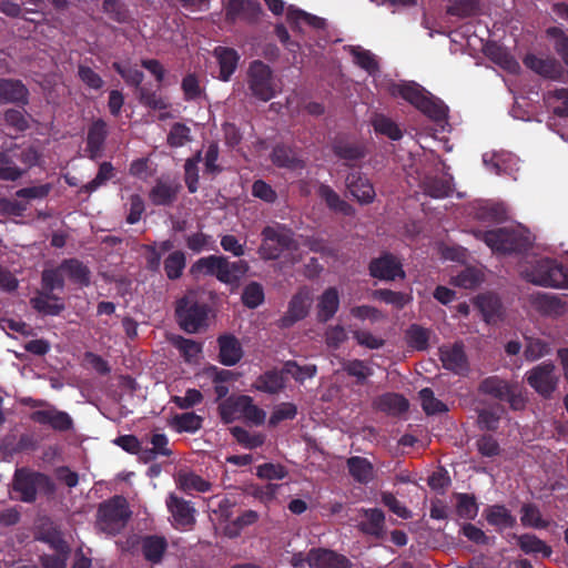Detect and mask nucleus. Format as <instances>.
Wrapping results in <instances>:
<instances>
[{
    "instance_id": "nucleus-1",
    "label": "nucleus",
    "mask_w": 568,
    "mask_h": 568,
    "mask_svg": "<svg viewBox=\"0 0 568 568\" xmlns=\"http://www.w3.org/2000/svg\"><path fill=\"white\" fill-rule=\"evenodd\" d=\"M351 54L354 62L374 78L377 88L386 90L394 98H402L430 119L440 121L446 118L447 108L444 103L435 99L418 83L414 81L394 82L382 77L378 71V61L371 51L353 47Z\"/></svg>"
},
{
    "instance_id": "nucleus-2",
    "label": "nucleus",
    "mask_w": 568,
    "mask_h": 568,
    "mask_svg": "<svg viewBox=\"0 0 568 568\" xmlns=\"http://www.w3.org/2000/svg\"><path fill=\"white\" fill-rule=\"evenodd\" d=\"M520 273L528 282L539 286L568 287V268L548 257L535 258L523 265Z\"/></svg>"
},
{
    "instance_id": "nucleus-3",
    "label": "nucleus",
    "mask_w": 568,
    "mask_h": 568,
    "mask_svg": "<svg viewBox=\"0 0 568 568\" xmlns=\"http://www.w3.org/2000/svg\"><path fill=\"white\" fill-rule=\"evenodd\" d=\"M476 236L483 240L495 253H509L526 247L529 242V233L523 227H503L488 232L478 231Z\"/></svg>"
},
{
    "instance_id": "nucleus-4",
    "label": "nucleus",
    "mask_w": 568,
    "mask_h": 568,
    "mask_svg": "<svg viewBox=\"0 0 568 568\" xmlns=\"http://www.w3.org/2000/svg\"><path fill=\"white\" fill-rule=\"evenodd\" d=\"M220 415L225 423L245 419L254 425L265 422L266 413L247 395L231 396L220 404Z\"/></svg>"
},
{
    "instance_id": "nucleus-5",
    "label": "nucleus",
    "mask_w": 568,
    "mask_h": 568,
    "mask_svg": "<svg viewBox=\"0 0 568 568\" xmlns=\"http://www.w3.org/2000/svg\"><path fill=\"white\" fill-rule=\"evenodd\" d=\"M131 511L126 500L114 497L100 505L97 515V528L106 535L119 534L126 525Z\"/></svg>"
},
{
    "instance_id": "nucleus-6",
    "label": "nucleus",
    "mask_w": 568,
    "mask_h": 568,
    "mask_svg": "<svg viewBox=\"0 0 568 568\" xmlns=\"http://www.w3.org/2000/svg\"><path fill=\"white\" fill-rule=\"evenodd\" d=\"M247 84L251 93L258 100L270 101L277 92L271 68L261 62L253 61L247 71Z\"/></svg>"
},
{
    "instance_id": "nucleus-7",
    "label": "nucleus",
    "mask_w": 568,
    "mask_h": 568,
    "mask_svg": "<svg viewBox=\"0 0 568 568\" xmlns=\"http://www.w3.org/2000/svg\"><path fill=\"white\" fill-rule=\"evenodd\" d=\"M294 240L292 233L284 226H266L262 231V244L258 254L264 260H275L285 250H290Z\"/></svg>"
},
{
    "instance_id": "nucleus-8",
    "label": "nucleus",
    "mask_w": 568,
    "mask_h": 568,
    "mask_svg": "<svg viewBox=\"0 0 568 568\" xmlns=\"http://www.w3.org/2000/svg\"><path fill=\"white\" fill-rule=\"evenodd\" d=\"M14 493L23 501H32L38 493H51L53 485L50 478L43 474L19 470L13 483Z\"/></svg>"
},
{
    "instance_id": "nucleus-9",
    "label": "nucleus",
    "mask_w": 568,
    "mask_h": 568,
    "mask_svg": "<svg viewBox=\"0 0 568 568\" xmlns=\"http://www.w3.org/2000/svg\"><path fill=\"white\" fill-rule=\"evenodd\" d=\"M176 316L184 331L196 333L206 325L207 310L204 305H199L191 293L178 302Z\"/></svg>"
},
{
    "instance_id": "nucleus-10",
    "label": "nucleus",
    "mask_w": 568,
    "mask_h": 568,
    "mask_svg": "<svg viewBox=\"0 0 568 568\" xmlns=\"http://www.w3.org/2000/svg\"><path fill=\"white\" fill-rule=\"evenodd\" d=\"M466 44L474 51H483L491 61L511 73L519 70V64L515 58L496 42L485 41L477 34H467Z\"/></svg>"
},
{
    "instance_id": "nucleus-11",
    "label": "nucleus",
    "mask_w": 568,
    "mask_h": 568,
    "mask_svg": "<svg viewBox=\"0 0 568 568\" xmlns=\"http://www.w3.org/2000/svg\"><path fill=\"white\" fill-rule=\"evenodd\" d=\"M314 293L308 287L300 288L288 302L287 311L280 320L282 327H290L305 318L313 305Z\"/></svg>"
},
{
    "instance_id": "nucleus-12",
    "label": "nucleus",
    "mask_w": 568,
    "mask_h": 568,
    "mask_svg": "<svg viewBox=\"0 0 568 568\" xmlns=\"http://www.w3.org/2000/svg\"><path fill=\"white\" fill-rule=\"evenodd\" d=\"M528 384L541 396L549 397L557 388L559 377L551 363H541L526 374Z\"/></svg>"
},
{
    "instance_id": "nucleus-13",
    "label": "nucleus",
    "mask_w": 568,
    "mask_h": 568,
    "mask_svg": "<svg viewBox=\"0 0 568 568\" xmlns=\"http://www.w3.org/2000/svg\"><path fill=\"white\" fill-rule=\"evenodd\" d=\"M166 507L175 528L186 530L195 523V509L190 501L178 497L175 494H170L166 499Z\"/></svg>"
},
{
    "instance_id": "nucleus-14",
    "label": "nucleus",
    "mask_w": 568,
    "mask_h": 568,
    "mask_svg": "<svg viewBox=\"0 0 568 568\" xmlns=\"http://www.w3.org/2000/svg\"><path fill=\"white\" fill-rule=\"evenodd\" d=\"M485 168L494 174L514 175L519 170V160L506 151H490L483 155Z\"/></svg>"
},
{
    "instance_id": "nucleus-15",
    "label": "nucleus",
    "mask_w": 568,
    "mask_h": 568,
    "mask_svg": "<svg viewBox=\"0 0 568 568\" xmlns=\"http://www.w3.org/2000/svg\"><path fill=\"white\" fill-rule=\"evenodd\" d=\"M306 564L310 568H349V560L333 550L313 548L306 555Z\"/></svg>"
},
{
    "instance_id": "nucleus-16",
    "label": "nucleus",
    "mask_w": 568,
    "mask_h": 568,
    "mask_svg": "<svg viewBox=\"0 0 568 568\" xmlns=\"http://www.w3.org/2000/svg\"><path fill=\"white\" fill-rule=\"evenodd\" d=\"M32 419L41 425H48L51 428L64 432L72 428L73 422L71 416L53 406H47L32 413Z\"/></svg>"
},
{
    "instance_id": "nucleus-17",
    "label": "nucleus",
    "mask_w": 568,
    "mask_h": 568,
    "mask_svg": "<svg viewBox=\"0 0 568 568\" xmlns=\"http://www.w3.org/2000/svg\"><path fill=\"white\" fill-rule=\"evenodd\" d=\"M369 271L374 277L381 280H395L405 275L402 264L390 254H385L374 260L371 263Z\"/></svg>"
},
{
    "instance_id": "nucleus-18",
    "label": "nucleus",
    "mask_w": 568,
    "mask_h": 568,
    "mask_svg": "<svg viewBox=\"0 0 568 568\" xmlns=\"http://www.w3.org/2000/svg\"><path fill=\"white\" fill-rule=\"evenodd\" d=\"M529 302L536 311L546 315L558 316L566 312V303L554 294L534 293L529 296Z\"/></svg>"
},
{
    "instance_id": "nucleus-19",
    "label": "nucleus",
    "mask_w": 568,
    "mask_h": 568,
    "mask_svg": "<svg viewBox=\"0 0 568 568\" xmlns=\"http://www.w3.org/2000/svg\"><path fill=\"white\" fill-rule=\"evenodd\" d=\"M440 359L446 369L457 374L465 373L468 369L467 357L462 344L443 346L440 348Z\"/></svg>"
},
{
    "instance_id": "nucleus-20",
    "label": "nucleus",
    "mask_w": 568,
    "mask_h": 568,
    "mask_svg": "<svg viewBox=\"0 0 568 568\" xmlns=\"http://www.w3.org/2000/svg\"><path fill=\"white\" fill-rule=\"evenodd\" d=\"M347 189L351 194L362 204L373 202L375 199V190L368 179L362 176L359 173H352L346 180Z\"/></svg>"
},
{
    "instance_id": "nucleus-21",
    "label": "nucleus",
    "mask_w": 568,
    "mask_h": 568,
    "mask_svg": "<svg viewBox=\"0 0 568 568\" xmlns=\"http://www.w3.org/2000/svg\"><path fill=\"white\" fill-rule=\"evenodd\" d=\"M214 57L220 68L219 78L222 81H229L237 68L240 54L232 48L216 47Z\"/></svg>"
},
{
    "instance_id": "nucleus-22",
    "label": "nucleus",
    "mask_w": 568,
    "mask_h": 568,
    "mask_svg": "<svg viewBox=\"0 0 568 568\" xmlns=\"http://www.w3.org/2000/svg\"><path fill=\"white\" fill-rule=\"evenodd\" d=\"M260 12L256 2L250 0H230L225 7L226 19L235 22L237 20L250 21Z\"/></svg>"
},
{
    "instance_id": "nucleus-23",
    "label": "nucleus",
    "mask_w": 568,
    "mask_h": 568,
    "mask_svg": "<svg viewBox=\"0 0 568 568\" xmlns=\"http://www.w3.org/2000/svg\"><path fill=\"white\" fill-rule=\"evenodd\" d=\"M339 307V294L335 287H327L317 298V318L327 322L333 318Z\"/></svg>"
},
{
    "instance_id": "nucleus-24",
    "label": "nucleus",
    "mask_w": 568,
    "mask_h": 568,
    "mask_svg": "<svg viewBox=\"0 0 568 568\" xmlns=\"http://www.w3.org/2000/svg\"><path fill=\"white\" fill-rule=\"evenodd\" d=\"M28 95L29 91L21 81L0 80V102L26 104Z\"/></svg>"
},
{
    "instance_id": "nucleus-25",
    "label": "nucleus",
    "mask_w": 568,
    "mask_h": 568,
    "mask_svg": "<svg viewBox=\"0 0 568 568\" xmlns=\"http://www.w3.org/2000/svg\"><path fill=\"white\" fill-rule=\"evenodd\" d=\"M284 372L268 371L262 374L253 384V388L267 394H277L285 387Z\"/></svg>"
},
{
    "instance_id": "nucleus-26",
    "label": "nucleus",
    "mask_w": 568,
    "mask_h": 568,
    "mask_svg": "<svg viewBox=\"0 0 568 568\" xmlns=\"http://www.w3.org/2000/svg\"><path fill=\"white\" fill-rule=\"evenodd\" d=\"M105 136H106L105 122L102 120L94 121L88 132L87 151L91 159H95L101 154Z\"/></svg>"
},
{
    "instance_id": "nucleus-27",
    "label": "nucleus",
    "mask_w": 568,
    "mask_h": 568,
    "mask_svg": "<svg viewBox=\"0 0 568 568\" xmlns=\"http://www.w3.org/2000/svg\"><path fill=\"white\" fill-rule=\"evenodd\" d=\"M286 19L294 29L301 32L303 31L304 26H308L314 29H322L325 26L324 19L318 18L316 16H312L305 11L295 9L293 7L287 8Z\"/></svg>"
},
{
    "instance_id": "nucleus-28",
    "label": "nucleus",
    "mask_w": 568,
    "mask_h": 568,
    "mask_svg": "<svg viewBox=\"0 0 568 568\" xmlns=\"http://www.w3.org/2000/svg\"><path fill=\"white\" fill-rule=\"evenodd\" d=\"M44 540L50 542L52 547L58 551L57 556L47 557L43 560V565L45 568H64L65 567V555L69 551L68 546L62 540L59 532L54 531L52 534H48L44 537Z\"/></svg>"
},
{
    "instance_id": "nucleus-29",
    "label": "nucleus",
    "mask_w": 568,
    "mask_h": 568,
    "mask_svg": "<svg viewBox=\"0 0 568 568\" xmlns=\"http://www.w3.org/2000/svg\"><path fill=\"white\" fill-rule=\"evenodd\" d=\"M220 358L224 365H235L243 355L239 341L233 336H222L219 339Z\"/></svg>"
},
{
    "instance_id": "nucleus-30",
    "label": "nucleus",
    "mask_w": 568,
    "mask_h": 568,
    "mask_svg": "<svg viewBox=\"0 0 568 568\" xmlns=\"http://www.w3.org/2000/svg\"><path fill=\"white\" fill-rule=\"evenodd\" d=\"M175 480L178 487L185 493H205L209 491L211 488V484L207 480L187 470H180L176 475Z\"/></svg>"
},
{
    "instance_id": "nucleus-31",
    "label": "nucleus",
    "mask_w": 568,
    "mask_h": 568,
    "mask_svg": "<svg viewBox=\"0 0 568 568\" xmlns=\"http://www.w3.org/2000/svg\"><path fill=\"white\" fill-rule=\"evenodd\" d=\"M247 268L248 266L244 261L230 262L224 257L216 277L224 283H235L244 276Z\"/></svg>"
},
{
    "instance_id": "nucleus-32",
    "label": "nucleus",
    "mask_w": 568,
    "mask_h": 568,
    "mask_svg": "<svg viewBox=\"0 0 568 568\" xmlns=\"http://www.w3.org/2000/svg\"><path fill=\"white\" fill-rule=\"evenodd\" d=\"M347 467L352 477L358 483L367 484L374 478V467L364 457H351L347 460Z\"/></svg>"
},
{
    "instance_id": "nucleus-33",
    "label": "nucleus",
    "mask_w": 568,
    "mask_h": 568,
    "mask_svg": "<svg viewBox=\"0 0 568 568\" xmlns=\"http://www.w3.org/2000/svg\"><path fill=\"white\" fill-rule=\"evenodd\" d=\"M364 520L361 521V528L364 532L379 536L384 531L385 516L381 509L363 510Z\"/></svg>"
},
{
    "instance_id": "nucleus-34",
    "label": "nucleus",
    "mask_w": 568,
    "mask_h": 568,
    "mask_svg": "<svg viewBox=\"0 0 568 568\" xmlns=\"http://www.w3.org/2000/svg\"><path fill=\"white\" fill-rule=\"evenodd\" d=\"M450 178H427L423 182V189L426 194L435 199H444L452 194L453 186Z\"/></svg>"
},
{
    "instance_id": "nucleus-35",
    "label": "nucleus",
    "mask_w": 568,
    "mask_h": 568,
    "mask_svg": "<svg viewBox=\"0 0 568 568\" xmlns=\"http://www.w3.org/2000/svg\"><path fill=\"white\" fill-rule=\"evenodd\" d=\"M520 549L527 555L549 557L551 548L535 535L525 534L517 538Z\"/></svg>"
},
{
    "instance_id": "nucleus-36",
    "label": "nucleus",
    "mask_w": 568,
    "mask_h": 568,
    "mask_svg": "<svg viewBox=\"0 0 568 568\" xmlns=\"http://www.w3.org/2000/svg\"><path fill=\"white\" fill-rule=\"evenodd\" d=\"M317 192L320 197L326 202L329 209L344 215L353 214L352 206L342 200L331 186L322 184Z\"/></svg>"
},
{
    "instance_id": "nucleus-37",
    "label": "nucleus",
    "mask_w": 568,
    "mask_h": 568,
    "mask_svg": "<svg viewBox=\"0 0 568 568\" xmlns=\"http://www.w3.org/2000/svg\"><path fill=\"white\" fill-rule=\"evenodd\" d=\"M31 303L37 311L48 315H57L63 310L60 300L48 291L39 293L38 296L31 300Z\"/></svg>"
},
{
    "instance_id": "nucleus-38",
    "label": "nucleus",
    "mask_w": 568,
    "mask_h": 568,
    "mask_svg": "<svg viewBox=\"0 0 568 568\" xmlns=\"http://www.w3.org/2000/svg\"><path fill=\"white\" fill-rule=\"evenodd\" d=\"M513 386L514 384H509L496 376H491L481 382L479 390L484 394L491 395L495 398L505 400Z\"/></svg>"
},
{
    "instance_id": "nucleus-39",
    "label": "nucleus",
    "mask_w": 568,
    "mask_h": 568,
    "mask_svg": "<svg viewBox=\"0 0 568 568\" xmlns=\"http://www.w3.org/2000/svg\"><path fill=\"white\" fill-rule=\"evenodd\" d=\"M375 405L378 409L393 415L400 414L408 408V402L398 394H385L376 399Z\"/></svg>"
},
{
    "instance_id": "nucleus-40",
    "label": "nucleus",
    "mask_w": 568,
    "mask_h": 568,
    "mask_svg": "<svg viewBox=\"0 0 568 568\" xmlns=\"http://www.w3.org/2000/svg\"><path fill=\"white\" fill-rule=\"evenodd\" d=\"M525 64L535 72L548 78H556L559 74L558 64L552 59H541L529 54L525 58Z\"/></svg>"
},
{
    "instance_id": "nucleus-41",
    "label": "nucleus",
    "mask_w": 568,
    "mask_h": 568,
    "mask_svg": "<svg viewBox=\"0 0 568 568\" xmlns=\"http://www.w3.org/2000/svg\"><path fill=\"white\" fill-rule=\"evenodd\" d=\"M272 161L277 166L296 170L303 166L296 153L286 146H276L272 153Z\"/></svg>"
},
{
    "instance_id": "nucleus-42",
    "label": "nucleus",
    "mask_w": 568,
    "mask_h": 568,
    "mask_svg": "<svg viewBox=\"0 0 568 568\" xmlns=\"http://www.w3.org/2000/svg\"><path fill=\"white\" fill-rule=\"evenodd\" d=\"M170 424L178 433H195L201 428L202 418L194 413H184L174 416Z\"/></svg>"
},
{
    "instance_id": "nucleus-43",
    "label": "nucleus",
    "mask_w": 568,
    "mask_h": 568,
    "mask_svg": "<svg viewBox=\"0 0 568 568\" xmlns=\"http://www.w3.org/2000/svg\"><path fill=\"white\" fill-rule=\"evenodd\" d=\"M140 101L145 106L159 111V119L165 120L169 118H172V114L170 111H168L169 103L168 101L156 93L146 92L144 90H141L140 92Z\"/></svg>"
},
{
    "instance_id": "nucleus-44",
    "label": "nucleus",
    "mask_w": 568,
    "mask_h": 568,
    "mask_svg": "<svg viewBox=\"0 0 568 568\" xmlns=\"http://www.w3.org/2000/svg\"><path fill=\"white\" fill-rule=\"evenodd\" d=\"M476 304L480 310L485 321L493 323L499 316L500 302L494 295H481L476 300Z\"/></svg>"
},
{
    "instance_id": "nucleus-45",
    "label": "nucleus",
    "mask_w": 568,
    "mask_h": 568,
    "mask_svg": "<svg viewBox=\"0 0 568 568\" xmlns=\"http://www.w3.org/2000/svg\"><path fill=\"white\" fill-rule=\"evenodd\" d=\"M61 271L73 282L85 285L89 283L88 268L77 260H69L61 264Z\"/></svg>"
},
{
    "instance_id": "nucleus-46",
    "label": "nucleus",
    "mask_w": 568,
    "mask_h": 568,
    "mask_svg": "<svg viewBox=\"0 0 568 568\" xmlns=\"http://www.w3.org/2000/svg\"><path fill=\"white\" fill-rule=\"evenodd\" d=\"M548 106L559 116H568V89H557L546 97Z\"/></svg>"
},
{
    "instance_id": "nucleus-47",
    "label": "nucleus",
    "mask_w": 568,
    "mask_h": 568,
    "mask_svg": "<svg viewBox=\"0 0 568 568\" xmlns=\"http://www.w3.org/2000/svg\"><path fill=\"white\" fill-rule=\"evenodd\" d=\"M175 195L176 186L162 181L158 182L150 192V199L156 205H165L171 203Z\"/></svg>"
},
{
    "instance_id": "nucleus-48",
    "label": "nucleus",
    "mask_w": 568,
    "mask_h": 568,
    "mask_svg": "<svg viewBox=\"0 0 568 568\" xmlns=\"http://www.w3.org/2000/svg\"><path fill=\"white\" fill-rule=\"evenodd\" d=\"M172 344L180 351L185 361L196 362L201 354V345L192 339L184 338L182 336H173L171 338Z\"/></svg>"
},
{
    "instance_id": "nucleus-49",
    "label": "nucleus",
    "mask_w": 568,
    "mask_h": 568,
    "mask_svg": "<svg viewBox=\"0 0 568 568\" xmlns=\"http://www.w3.org/2000/svg\"><path fill=\"white\" fill-rule=\"evenodd\" d=\"M372 124L377 133L384 134L392 140H399L402 138V131L397 124L383 114H376L372 120Z\"/></svg>"
},
{
    "instance_id": "nucleus-50",
    "label": "nucleus",
    "mask_w": 568,
    "mask_h": 568,
    "mask_svg": "<svg viewBox=\"0 0 568 568\" xmlns=\"http://www.w3.org/2000/svg\"><path fill=\"white\" fill-rule=\"evenodd\" d=\"M487 521L500 529L511 527L515 519L503 506H491L485 513Z\"/></svg>"
},
{
    "instance_id": "nucleus-51",
    "label": "nucleus",
    "mask_w": 568,
    "mask_h": 568,
    "mask_svg": "<svg viewBox=\"0 0 568 568\" xmlns=\"http://www.w3.org/2000/svg\"><path fill=\"white\" fill-rule=\"evenodd\" d=\"M283 372L292 376L296 382L304 383L316 375L317 368L315 365L301 366L296 362L288 361L284 364Z\"/></svg>"
},
{
    "instance_id": "nucleus-52",
    "label": "nucleus",
    "mask_w": 568,
    "mask_h": 568,
    "mask_svg": "<svg viewBox=\"0 0 568 568\" xmlns=\"http://www.w3.org/2000/svg\"><path fill=\"white\" fill-rule=\"evenodd\" d=\"M223 256L211 255L202 257L191 267V272L194 275H217L221 263H223Z\"/></svg>"
},
{
    "instance_id": "nucleus-53",
    "label": "nucleus",
    "mask_w": 568,
    "mask_h": 568,
    "mask_svg": "<svg viewBox=\"0 0 568 568\" xmlns=\"http://www.w3.org/2000/svg\"><path fill=\"white\" fill-rule=\"evenodd\" d=\"M152 449H144L141 458L144 460L154 459L158 455L169 456L171 454L168 447L169 439L164 434H153L151 437Z\"/></svg>"
},
{
    "instance_id": "nucleus-54",
    "label": "nucleus",
    "mask_w": 568,
    "mask_h": 568,
    "mask_svg": "<svg viewBox=\"0 0 568 568\" xmlns=\"http://www.w3.org/2000/svg\"><path fill=\"white\" fill-rule=\"evenodd\" d=\"M257 519L258 514L256 511L246 510L224 528V534L231 538L236 537L244 527L253 525Z\"/></svg>"
},
{
    "instance_id": "nucleus-55",
    "label": "nucleus",
    "mask_w": 568,
    "mask_h": 568,
    "mask_svg": "<svg viewBox=\"0 0 568 568\" xmlns=\"http://www.w3.org/2000/svg\"><path fill=\"white\" fill-rule=\"evenodd\" d=\"M113 68L129 85L139 87L143 80V73L136 65L130 62H114Z\"/></svg>"
},
{
    "instance_id": "nucleus-56",
    "label": "nucleus",
    "mask_w": 568,
    "mask_h": 568,
    "mask_svg": "<svg viewBox=\"0 0 568 568\" xmlns=\"http://www.w3.org/2000/svg\"><path fill=\"white\" fill-rule=\"evenodd\" d=\"M143 552L148 560L156 562L161 559L166 542L161 537H148L143 540Z\"/></svg>"
},
{
    "instance_id": "nucleus-57",
    "label": "nucleus",
    "mask_w": 568,
    "mask_h": 568,
    "mask_svg": "<svg viewBox=\"0 0 568 568\" xmlns=\"http://www.w3.org/2000/svg\"><path fill=\"white\" fill-rule=\"evenodd\" d=\"M231 432L232 435L236 438V440L248 449L262 446L265 439L262 434H251L241 427H233Z\"/></svg>"
},
{
    "instance_id": "nucleus-58",
    "label": "nucleus",
    "mask_w": 568,
    "mask_h": 568,
    "mask_svg": "<svg viewBox=\"0 0 568 568\" xmlns=\"http://www.w3.org/2000/svg\"><path fill=\"white\" fill-rule=\"evenodd\" d=\"M23 172L16 165L11 156L0 153V180L16 181L22 176Z\"/></svg>"
},
{
    "instance_id": "nucleus-59",
    "label": "nucleus",
    "mask_w": 568,
    "mask_h": 568,
    "mask_svg": "<svg viewBox=\"0 0 568 568\" xmlns=\"http://www.w3.org/2000/svg\"><path fill=\"white\" fill-rule=\"evenodd\" d=\"M374 297L397 308L404 307L412 300L410 295L389 290H378L374 292Z\"/></svg>"
},
{
    "instance_id": "nucleus-60",
    "label": "nucleus",
    "mask_w": 568,
    "mask_h": 568,
    "mask_svg": "<svg viewBox=\"0 0 568 568\" xmlns=\"http://www.w3.org/2000/svg\"><path fill=\"white\" fill-rule=\"evenodd\" d=\"M184 267H185V256L182 252H179V251L171 253L164 262V268H165L166 275L170 278L180 277Z\"/></svg>"
},
{
    "instance_id": "nucleus-61",
    "label": "nucleus",
    "mask_w": 568,
    "mask_h": 568,
    "mask_svg": "<svg viewBox=\"0 0 568 568\" xmlns=\"http://www.w3.org/2000/svg\"><path fill=\"white\" fill-rule=\"evenodd\" d=\"M430 332L418 325H413L407 331V339L412 347L416 349H425L428 345Z\"/></svg>"
},
{
    "instance_id": "nucleus-62",
    "label": "nucleus",
    "mask_w": 568,
    "mask_h": 568,
    "mask_svg": "<svg viewBox=\"0 0 568 568\" xmlns=\"http://www.w3.org/2000/svg\"><path fill=\"white\" fill-rule=\"evenodd\" d=\"M457 514L465 519H474L478 514V506L475 499L468 495H457Z\"/></svg>"
},
{
    "instance_id": "nucleus-63",
    "label": "nucleus",
    "mask_w": 568,
    "mask_h": 568,
    "mask_svg": "<svg viewBox=\"0 0 568 568\" xmlns=\"http://www.w3.org/2000/svg\"><path fill=\"white\" fill-rule=\"evenodd\" d=\"M113 175V166L109 162H103L100 168L97 176L89 183H87L82 190L87 193H92L98 190L100 186L106 183Z\"/></svg>"
},
{
    "instance_id": "nucleus-64",
    "label": "nucleus",
    "mask_w": 568,
    "mask_h": 568,
    "mask_svg": "<svg viewBox=\"0 0 568 568\" xmlns=\"http://www.w3.org/2000/svg\"><path fill=\"white\" fill-rule=\"evenodd\" d=\"M520 520L524 526L538 529L545 528L548 524L541 518L539 509L531 505L523 506Z\"/></svg>"
}]
</instances>
